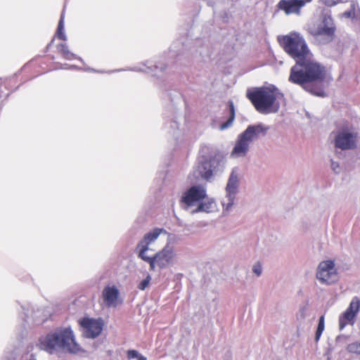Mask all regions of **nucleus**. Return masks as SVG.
<instances>
[{"instance_id":"aec40b11","label":"nucleus","mask_w":360,"mask_h":360,"mask_svg":"<svg viewBox=\"0 0 360 360\" xmlns=\"http://www.w3.org/2000/svg\"><path fill=\"white\" fill-rule=\"evenodd\" d=\"M324 316H321L319 319L318 327L315 334V341L318 342L324 330Z\"/></svg>"},{"instance_id":"7ed1b4c3","label":"nucleus","mask_w":360,"mask_h":360,"mask_svg":"<svg viewBox=\"0 0 360 360\" xmlns=\"http://www.w3.org/2000/svg\"><path fill=\"white\" fill-rule=\"evenodd\" d=\"M39 346L41 349L49 353L59 348L71 353H77L81 351L80 346L75 340L72 331L69 328L48 334L39 340Z\"/></svg>"},{"instance_id":"dca6fc26","label":"nucleus","mask_w":360,"mask_h":360,"mask_svg":"<svg viewBox=\"0 0 360 360\" xmlns=\"http://www.w3.org/2000/svg\"><path fill=\"white\" fill-rule=\"evenodd\" d=\"M57 51L65 60H72L77 58L76 54L69 50L66 44H59L57 46Z\"/></svg>"},{"instance_id":"cd10ccee","label":"nucleus","mask_w":360,"mask_h":360,"mask_svg":"<svg viewBox=\"0 0 360 360\" xmlns=\"http://www.w3.org/2000/svg\"><path fill=\"white\" fill-rule=\"evenodd\" d=\"M252 271L257 274V276H260L262 274L261 264L259 262L255 264L253 266Z\"/></svg>"},{"instance_id":"2eb2a0df","label":"nucleus","mask_w":360,"mask_h":360,"mask_svg":"<svg viewBox=\"0 0 360 360\" xmlns=\"http://www.w3.org/2000/svg\"><path fill=\"white\" fill-rule=\"evenodd\" d=\"M198 170L202 178L209 179L212 176L210 162L207 160L201 162L198 166Z\"/></svg>"},{"instance_id":"20e7f679","label":"nucleus","mask_w":360,"mask_h":360,"mask_svg":"<svg viewBox=\"0 0 360 360\" xmlns=\"http://www.w3.org/2000/svg\"><path fill=\"white\" fill-rule=\"evenodd\" d=\"M279 95L276 88L264 86L247 92V98L260 112H276L279 105L276 101Z\"/></svg>"},{"instance_id":"9b49d317","label":"nucleus","mask_w":360,"mask_h":360,"mask_svg":"<svg viewBox=\"0 0 360 360\" xmlns=\"http://www.w3.org/2000/svg\"><path fill=\"white\" fill-rule=\"evenodd\" d=\"M119 290L115 286H106L102 292L103 302L108 307H115L119 302Z\"/></svg>"},{"instance_id":"4be33fe9","label":"nucleus","mask_w":360,"mask_h":360,"mask_svg":"<svg viewBox=\"0 0 360 360\" xmlns=\"http://www.w3.org/2000/svg\"><path fill=\"white\" fill-rule=\"evenodd\" d=\"M127 357L129 359H137L138 360H146V358L139 354L136 350H129L127 352Z\"/></svg>"},{"instance_id":"c756f323","label":"nucleus","mask_w":360,"mask_h":360,"mask_svg":"<svg viewBox=\"0 0 360 360\" xmlns=\"http://www.w3.org/2000/svg\"><path fill=\"white\" fill-rule=\"evenodd\" d=\"M331 167L334 171H336V169L339 167V165L337 162H332Z\"/></svg>"},{"instance_id":"f257e3e1","label":"nucleus","mask_w":360,"mask_h":360,"mask_svg":"<svg viewBox=\"0 0 360 360\" xmlns=\"http://www.w3.org/2000/svg\"><path fill=\"white\" fill-rule=\"evenodd\" d=\"M278 41L283 50L296 60V64L291 68L289 81L318 94L309 84L323 81L325 68L311 59V54L303 37L300 34L291 32L278 37Z\"/></svg>"},{"instance_id":"4468645a","label":"nucleus","mask_w":360,"mask_h":360,"mask_svg":"<svg viewBox=\"0 0 360 360\" xmlns=\"http://www.w3.org/2000/svg\"><path fill=\"white\" fill-rule=\"evenodd\" d=\"M238 174L235 170H233L231 173V175L229 176L227 185H226V193H227V197L229 198V203L228 207L231 206L233 203V198L235 196V194L237 192V188L238 186Z\"/></svg>"},{"instance_id":"a211bd4d","label":"nucleus","mask_w":360,"mask_h":360,"mask_svg":"<svg viewBox=\"0 0 360 360\" xmlns=\"http://www.w3.org/2000/svg\"><path fill=\"white\" fill-rule=\"evenodd\" d=\"M229 110H230V117L226 122L223 123L221 125V127H220L221 129H224L230 127L235 118V110H234V106H233V104L232 102H230V103H229Z\"/></svg>"},{"instance_id":"c85d7f7f","label":"nucleus","mask_w":360,"mask_h":360,"mask_svg":"<svg viewBox=\"0 0 360 360\" xmlns=\"http://www.w3.org/2000/svg\"><path fill=\"white\" fill-rule=\"evenodd\" d=\"M300 3V4L302 5V6H304V5L306 4H308V3H310L311 1H312L313 0H298Z\"/></svg>"},{"instance_id":"39448f33","label":"nucleus","mask_w":360,"mask_h":360,"mask_svg":"<svg viewBox=\"0 0 360 360\" xmlns=\"http://www.w3.org/2000/svg\"><path fill=\"white\" fill-rule=\"evenodd\" d=\"M265 130L261 125H250L239 135L235 146L231 152L232 155L244 156L249 148L250 142L257 138L260 134H264Z\"/></svg>"},{"instance_id":"423d86ee","label":"nucleus","mask_w":360,"mask_h":360,"mask_svg":"<svg viewBox=\"0 0 360 360\" xmlns=\"http://www.w3.org/2000/svg\"><path fill=\"white\" fill-rule=\"evenodd\" d=\"M358 133L351 127H345L339 129L335 136L334 145L341 150H351L356 147Z\"/></svg>"},{"instance_id":"bb28decb","label":"nucleus","mask_w":360,"mask_h":360,"mask_svg":"<svg viewBox=\"0 0 360 360\" xmlns=\"http://www.w3.org/2000/svg\"><path fill=\"white\" fill-rule=\"evenodd\" d=\"M356 4L354 2H352L351 4L352 10L349 11H347L345 13V15L347 17H354L355 15V9H356Z\"/></svg>"},{"instance_id":"9d476101","label":"nucleus","mask_w":360,"mask_h":360,"mask_svg":"<svg viewBox=\"0 0 360 360\" xmlns=\"http://www.w3.org/2000/svg\"><path fill=\"white\" fill-rule=\"evenodd\" d=\"M206 197V190L201 186H193L185 191L181 198V202L187 207H191L194 203L202 200Z\"/></svg>"},{"instance_id":"393cba45","label":"nucleus","mask_w":360,"mask_h":360,"mask_svg":"<svg viewBox=\"0 0 360 360\" xmlns=\"http://www.w3.org/2000/svg\"><path fill=\"white\" fill-rule=\"evenodd\" d=\"M319 1L325 6L331 7L341 2L342 0H319Z\"/></svg>"},{"instance_id":"f8f14e48","label":"nucleus","mask_w":360,"mask_h":360,"mask_svg":"<svg viewBox=\"0 0 360 360\" xmlns=\"http://www.w3.org/2000/svg\"><path fill=\"white\" fill-rule=\"evenodd\" d=\"M277 7L286 15H300L302 8L298 0H281L277 4Z\"/></svg>"},{"instance_id":"6ab92c4d","label":"nucleus","mask_w":360,"mask_h":360,"mask_svg":"<svg viewBox=\"0 0 360 360\" xmlns=\"http://www.w3.org/2000/svg\"><path fill=\"white\" fill-rule=\"evenodd\" d=\"M214 207V202L213 201H209L207 202H201L197 207V209L193 212H210L212 211V208Z\"/></svg>"},{"instance_id":"6e6552de","label":"nucleus","mask_w":360,"mask_h":360,"mask_svg":"<svg viewBox=\"0 0 360 360\" xmlns=\"http://www.w3.org/2000/svg\"><path fill=\"white\" fill-rule=\"evenodd\" d=\"M360 309V299L354 297L347 309L339 316V328L342 330L346 326L353 325Z\"/></svg>"},{"instance_id":"0eeeda50","label":"nucleus","mask_w":360,"mask_h":360,"mask_svg":"<svg viewBox=\"0 0 360 360\" xmlns=\"http://www.w3.org/2000/svg\"><path fill=\"white\" fill-rule=\"evenodd\" d=\"M316 278L322 284L330 285L338 280V271L334 261L326 260L319 263L316 270Z\"/></svg>"},{"instance_id":"a878e982","label":"nucleus","mask_w":360,"mask_h":360,"mask_svg":"<svg viewBox=\"0 0 360 360\" xmlns=\"http://www.w3.org/2000/svg\"><path fill=\"white\" fill-rule=\"evenodd\" d=\"M55 68H52V67H49V68H44V67H41V70H38L37 72V74L34 75L33 76L31 77V78H34V77H36L38 75H42L44 73H46L47 72H49L51 70H54Z\"/></svg>"},{"instance_id":"412c9836","label":"nucleus","mask_w":360,"mask_h":360,"mask_svg":"<svg viewBox=\"0 0 360 360\" xmlns=\"http://www.w3.org/2000/svg\"><path fill=\"white\" fill-rule=\"evenodd\" d=\"M347 350L349 353L360 354V342H354L349 344L347 347Z\"/></svg>"},{"instance_id":"1a4fd4ad","label":"nucleus","mask_w":360,"mask_h":360,"mask_svg":"<svg viewBox=\"0 0 360 360\" xmlns=\"http://www.w3.org/2000/svg\"><path fill=\"white\" fill-rule=\"evenodd\" d=\"M79 324L82 328L84 337L88 338H95L98 336L103 326L101 321L88 317L83 318L79 321Z\"/></svg>"},{"instance_id":"b1692460","label":"nucleus","mask_w":360,"mask_h":360,"mask_svg":"<svg viewBox=\"0 0 360 360\" xmlns=\"http://www.w3.org/2000/svg\"><path fill=\"white\" fill-rule=\"evenodd\" d=\"M37 68V67L35 63H31L27 64L22 67V68L20 70V73L29 72L32 70L36 69Z\"/></svg>"},{"instance_id":"f3484780","label":"nucleus","mask_w":360,"mask_h":360,"mask_svg":"<svg viewBox=\"0 0 360 360\" xmlns=\"http://www.w3.org/2000/svg\"><path fill=\"white\" fill-rule=\"evenodd\" d=\"M56 36L60 40L65 41L67 39L66 35L64 32V13L60 15L58 27L56 32Z\"/></svg>"},{"instance_id":"f03ea898","label":"nucleus","mask_w":360,"mask_h":360,"mask_svg":"<svg viewBox=\"0 0 360 360\" xmlns=\"http://www.w3.org/2000/svg\"><path fill=\"white\" fill-rule=\"evenodd\" d=\"M162 231L161 229H155L153 231L146 233L136 247L138 257L148 263L150 269L152 271L155 269V266L160 269L166 268L172 262L175 256L174 248L169 245L155 254L153 257H148L146 255V251L149 250V245L158 238Z\"/></svg>"},{"instance_id":"5701e85b","label":"nucleus","mask_w":360,"mask_h":360,"mask_svg":"<svg viewBox=\"0 0 360 360\" xmlns=\"http://www.w3.org/2000/svg\"><path fill=\"white\" fill-rule=\"evenodd\" d=\"M151 280L150 276L148 275L146 278H144L138 285V288L139 290H145L149 285L150 281Z\"/></svg>"},{"instance_id":"ddd939ff","label":"nucleus","mask_w":360,"mask_h":360,"mask_svg":"<svg viewBox=\"0 0 360 360\" xmlns=\"http://www.w3.org/2000/svg\"><path fill=\"white\" fill-rule=\"evenodd\" d=\"M322 25H320L316 30L314 31V36H326L332 37L335 32V27L333 25V20L330 16H324Z\"/></svg>"}]
</instances>
